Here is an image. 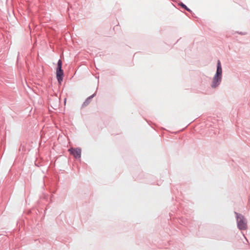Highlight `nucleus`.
Wrapping results in <instances>:
<instances>
[{
    "label": "nucleus",
    "instance_id": "14",
    "mask_svg": "<svg viewBox=\"0 0 250 250\" xmlns=\"http://www.w3.org/2000/svg\"><path fill=\"white\" fill-rule=\"evenodd\" d=\"M82 53L81 51H79V55Z\"/></svg>",
    "mask_w": 250,
    "mask_h": 250
},
{
    "label": "nucleus",
    "instance_id": "15",
    "mask_svg": "<svg viewBox=\"0 0 250 250\" xmlns=\"http://www.w3.org/2000/svg\"><path fill=\"white\" fill-rule=\"evenodd\" d=\"M156 184H157V185H159H159H160V184L159 183H157Z\"/></svg>",
    "mask_w": 250,
    "mask_h": 250
},
{
    "label": "nucleus",
    "instance_id": "5",
    "mask_svg": "<svg viewBox=\"0 0 250 250\" xmlns=\"http://www.w3.org/2000/svg\"><path fill=\"white\" fill-rule=\"evenodd\" d=\"M70 155L73 156L75 159H78V147H70L68 149Z\"/></svg>",
    "mask_w": 250,
    "mask_h": 250
},
{
    "label": "nucleus",
    "instance_id": "7",
    "mask_svg": "<svg viewBox=\"0 0 250 250\" xmlns=\"http://www.w3.org/2000/svg\"><path fill=\"white\" fill-rule=\"evenodd\" d=\"M146 178L148 179V180L145 181H144L145 182H146L147 184H151V185L155 184V182L149 180V179H151L153 177V176L152 175L147 174L146 175Z\"/></svg>",
    "mask_w": 250,
    "mask_h": 250
},
{
    "label": "nucleus",
    "instance_id": "11",
    "mask_svg": "<svg viewBox=\"0 0 250 250\" xmlns=\"http://www.w3.org/2000/svg\"><path fill=\"white\" fill-rule=\"evenodd\" d=\"M110 74L111 75H115V72L114 71H111L110 72Z\"/></svg>",
    "mask_w": 250,
    "mask_h": 250
},
{
    "label": "nucleus",
    "instance_id": "13",
    "mask_svg": "<svg viewBox=\"0 0 250 250\" xmlns=\"http://www.w3.org/2000/svg\"><path fill=\"white\" fill-rule=\"evenodd\" d=\"M191 14V16H192L193 17H194V18H197V17L195 16V14H194H194Z\"/></svg>",
    "mask_w": 250,
    "mask_h": 250
},
{
    "label": "nucleus",
    "instance_id": "8",
    "mask_svg": "<svg viewBox=\"0 0 250 250\" xmlns=\"http://www.w3.org/2000/svg\"><path fill=\"white\" fill-rule=\"evenodd\" d=\"M62 62L61 60V59H59L57 63L56 68H62Z\"/></svg>",
    "mask_w": 250,
    "mask_h": 250
},
{
    "label": "nucleus",
    "instance_id": "12",
    "mask_svg": "<svg viewBox=\"0 0 250 250\" xmlns=\"http://www.w3.org/2000/svg\"><path fill=\"white\" fill-rule=\"evenodd\" d=\"M73 166L77 168L78 167V165L77 163L73 165Z\"/></svg>",
    "mask_w": 250,
    "mask_h": 250
},
{
    "label": "nucleus",
    "instance_id": "2",
    "mask_svg": "<svg viewBox=\"0 0 250 250\" xmlns=\"http://www.w3.org/2000/svg\"><path fill=\"white\" fill-rule=\"evenodd\" d=\"M238 229L240 230L247 229V220L242 214L234 211Z\"/></svg>",
    "mask_w": 250,
    "mask_h": 250
},
{
    "label": "nucleus",
    "instance_id": "3",
    "mask_svg": "<svg viewBox=\"0 0 250 250\" xmlns=\"http://www.w3.org/2000/svg\"><path fill=\"white\" fill-rule=\"evenodd\" d=\"M56 75L59 84H61L64 76L62 68H56Z\"/></svg>",
    "mask_w": 250,
    "mask_h": 250
},
{
    "label": "nucleus",
    "instance_id": "6",
    "mask_svg": "<svg viewBox=\"0 0 250 250\" xmlns=\"http://www.w3.org/2000/svg\"><path fill=\"white\" fill-rule=\"evenodd\" d=\"M179 6H180V7L181 8H182L184 10H187V11L189 12L190 14H194V13L192 11V10H191L188 7V6L186 4H185L184 3L181 2L179 4Z\"/></svg>",
    "mask_w": 250,
    "mask_h": 250
},
{
    "label": "nucleus",
    "instance_id": "10",
    "mask_svg": "<svg viewBox=\"0 0 250 250\" xmlns=\"http://www.w3.org/2000/svg\"><path fill=\"white\" fill-rule=\"evenodd\" d=\"M236 33L241 35H246V34H247L246 32H239V31L236 32Z\"/></svg>",
    "mask_w": 250,
    "mask_h": 250
},
{
    "label": "nucleus",
    "instance_id": "1",
    "mask_svg": "<svg viewBox=\"0 0 250 250\" xmlns=\"http://www.w3.org/2000/svg\"><path fill=\"white\" fill-rule=\"evenodd\" d=\"M223 76V71L221 61L217 60L216 64V70L213 77L211 83L212 88H217L221 83Z\"/></svg>",
    "mask_w": 250,
    "mask_h": 250
},
{
    "label": "nucleus",
    "instance_id": "4",
    "mask_svg": "<svg viewBox=\"0 0 250 250\" xmlns=\"http://www.w3.org/2000/svg\"><path fill=\"white\" fill-rule=\"evenodd\" d=\"M97 94V91H96L93 94L87 97L85 101L82 104L81 107L83 108L88 105L91 102L92 99L96 96Z\"/></svg>",
    "mask_w": 250,
    "mask_h": 250
},
{
    "label": "nucleus",
    "instance_id": "9",
    "mask_svg": "<svg viewBox=\"0 0 250 250\" xmlns=\"http://www.w3.org/2000/svg\"><path fill=\"white\" fill-rule=\"evenodd\" d=\"M81 152L82 149L80 147H79V163L81 162Z\"/></svg>",
    "mask_w": 250,
    "mask_h": 250
}]
</instances>
